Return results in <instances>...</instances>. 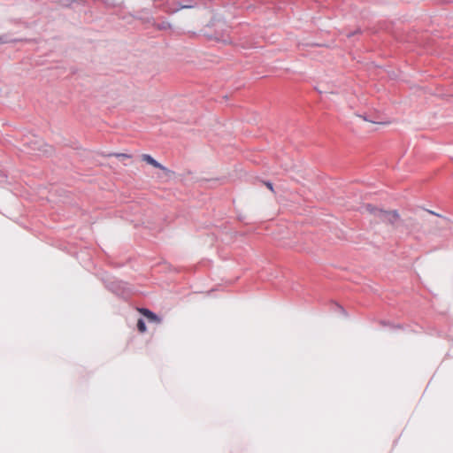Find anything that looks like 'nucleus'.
<instances>
[{"instance_id": "f257e3e1", "label": "nucleus", "mask_w": 453, "mask_h": 453, "mask_svg": "<svg viewBox=\"0 0 453 453\" xmlns=\"http://www.w3.org/2000/svg\"><path fill=\"white\" fill-rule=\"evenodd\" d=\"M365 210L373 215L379 221L386 224L394 226L400 220V215L396 211H383L372 204H366Z\"/></svg>"}, {"instance_id": "f03ea898", "label": "nucleus", "mask_w": 453, "mask_h": 453, "mask_svg": "<svg viewBox=\"0 0 453 453\" xmlns=\"http://www.w3.org/2000/svg\"><path fill=\"white\" fill-rule=\"evenodd\" d=\"M142 160L146 162L147 164L152 165L153 167L155 168H158L164 172H165L166 173H169L170 171L165 167L164 165H162L160 163H158L157 160H155L149 154H142V157H141Z\"/></svg>"}, {"instance_id": "7ed1b4c3", "label": "nucleus", "mask_w": 453, "mask_h": 453, "mask_svg": "<svg viewBox=\"0 0 453 453\" xmlns=\"http://www.w3.org/2000/svg\"><path fill=\"white\" fill-rule=\"evenodd\" d=\"M138 311L144 317H146L150 322L157 324L161 322V319L157 317V315H156L155 313H153L152 311L146 308H139Z\"/></svg>"}, {"instance_id": "20e7f679", "label": "nucleus", "mask_w": 453, "mask_h": 453, "mask_svg": "<svg viewBox=\"0 0 453 453\" xmlns=\"http://www.w3.org/2000/svg\"><path fill=\"white\" fill-rule=\"evenodd\" d=\"M137 328L140 333H145L147 330L144 321L141 319L137 322Z\"/></svg>"}, {"instance_id": "39448f33", "label": "nucleus", "mask_w": 453, "mask_h": 453, "mask_svg": "<svg viewBox=\"0 0 453 453\" xmlns=\"http://www.w3.org/2000/svg\"><path fill=\"white\" fill-rule=\"evenodd\" d=\"M114 156L117 157H119V158H130L131 157L130 155L125 154V153H117V154H114Z\"/></svg>"}, {"instance_id": "423d86ee", "label": "nucleus", "mask_w": 453, "mask_h": 453, "mask_svg": "<svg viewBox=\"0 0 453 453\" xmlns=\"http://www.w3.org/2000/svg\"><path fill=\"white\" fill-rule=\"evenodd\" d=\"M264 184L272 191L274 193V189H273V186L271 182L269 181H265Z\"/></svg>"}, {"instance_id": "0eeeda50", "label": "nucleus", "mask_w": 453, "mask_h": 453, "mask_svg": "<svg viewBox=\"0 0 453 453\" xmlns=\"http://www.w3.org/2000/svg\"><path fill=\"white\" fill-rule=\"evenodd\" d=\"M0 42H3V40H2V38H1V37H0Z\"/></svg>"}]
</instances>
